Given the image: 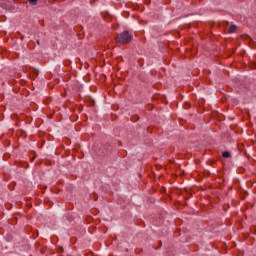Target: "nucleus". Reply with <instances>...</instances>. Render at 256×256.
Segmentation results:
<instances>
[{
    "mask_svg": "<svg viewBox=\"0 0 256 256\" xmlns=\"http://www.w3.org/2000/svg\"><path fill=\"white\" fill-rule=\"evenodd\" d=\"M37 1H38V0H28V2L30 3V5H37Z\"/></svg>",
    "mask_w": 256,
    "mask_h": 256,
    "instance_id": "4",
    "label": "nucleus"
},
{
    "mask_svg": "<svg viewBox=\"0 0 256 256\" xmlns=\"http://www.w3.org/2000/svg\"><path fill=\"white\" fill-rule=\"evenodd\" d=\"M222 157H224V159H230L231 157V152L229 151H225L222 153Z\"/></svg>",
    "mask_w": 256,
    "mask_h": 256,
    "instance_id": "3",
    "label": "nucleus"
},
{
    "mask_svg": "<svg viewBox=\"0 0 256 256\" xmlns=\"http://www.w3.org/2000/svg\"><path fill=\"white\" fill-rule=\"evenodd\" d=\"M37 45H41V42L39 40L36 41Z\"/></svg>",
    "mask_w": 256,
    "mask_h": 256,
    "instance_id": "5",
    "label": "nucleus"
},
{
    "mask_svg": "<svg viewBox=\"0 0 256 256\" xmlns=\"http://www.w3.org/2000/svg\"><path fill=\"white\" fill-rule=\"evenodd\" d=\"M235 31H237V26L235 24L230 25L228 33H235Z\"/></svg>",
    "mask_w": 256,
    "mask_h": 256,
    "instance_id": "2",
    "label": "nucleus"
},
{
    "mask_svg": "<svg viewBox=\"0 0 256 256\" xmlns=\"http://www.w3.org/2000/svg\"><path fill=\"white\" fill-rule=\"evenodd\" d=\"M133 41V35L129 34V31H124L116 36V43L120 45H127Z\"/></svg>",
    "mask_w": 256,
    "mask_h": 256,
    "instance_id": "1",
    "label": "nucleus"
}]
</instances>
